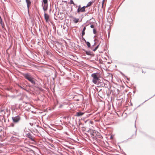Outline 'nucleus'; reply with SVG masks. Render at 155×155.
<instances>
[{"label":"nucleus","mask_w":155,"mask_h":155,"mask_svg":"<svg viewBox=\"0 0 155 155\" xmlns=\"http://www.w3.org/2000/svg\"><path fill=\"white\" fill-rule=\"evenodd\" d=\"M12 126L13 127L14 126V125L13 124H12Z\"/></svg>","instance_id":"nucleus-22"},{"label":"nucleus","mask_w":155,"mask_h":155,"mask_svg":"<svg viewBox=\"0 0 155 155\" xmlns=\"http://www.w3.org/2000/svg\"><path fill=\"white\" fill-rule=\"evenodd\" d=\"M93 32H94V34H96V30L95 29H93Z\"/></svg>","instance_id":"nucleus-20"},{"label":"nucleus","mask_w":155,"mask_h":155,"mask_svg":"<svg viewBox=\"0 0 155 155\" xmlns=\"http://www.w3.org/2000/svg\"><path fill=\"white\" fill-rule=\"evenodd\" d=\"M73 21L75 23H78L79 21V19H77L76 18H74Z\"/></svg>","instance_id":"nucleus-11"},{"label":"nucleus","mask_w":155,"mask_h":155,"mask_svg":"<svg viewBox=\"0 0 155 155\" xmlns=\"http://www.w3.org/2000/svg\"><path fill=\"white\" fill-rule=\"evenodd\" d=\"M91 28H94V26L93 25H91Z\"/></svg>","instance_id":"nucleus-21"},{"label":"nucleus","mask_w":155,"mask_h":155,"mask_svg":"<svg viewBox=\"0 0 155 155\" xmlns=\"http://www.w3.org/2000/svg\"><path fill=\"white\" fill-rule=\"evenodd\" d=\"M70 3L71 4H73L74 5V2L73 1L71 0L70 1Z\"/></svg>","instance_id":"nucleus-19"},{"label":"nucleus","mask_w":155,"mask_h":155,"mask_svg":"<svg viewBox=\"0 0 155 155\" xmlns=\"http://www.w3.org/2000/svg\"><path fill=\"white\" fill-rule=\"evenodd\" d=\"M86 53L87 54L89 55H91L92 54V53L90 51H86Z\"/></svg>","instance_id":"nucleus-13"},{"label":"nucleus","mask_w":155,"mask_h":155,"mask_svg":"<svg viewBox=\"0 0 155 155\" xmlns=\"http://www.w3.org/2000/svg\"><path fill=\"white\" fill-rule=\"evenodd\" d=\"M26 2L27 4V6L28 9L29 6L31 5V2L30 0H26Z\"/></svg>","instance_id":"nucleus-8"},{"label":"nucleus","mask_w":155,"mask_h":155,"mask_svg":"<svg viewBox=\"0 0 155 155\" xmlns=\"http://www.w3.org/2000/svg\"><path fill=\"white\" fill-rule=\"evenodd\" d=\"M86 44H87V46L88 47H90L91 46L90 43L88 41L86 42Z\"/></svg>","instance_id":"nucleus-16"},{"label":"nucleus","mask_w":155,"mask_h":155,"mask_svg":"<svg viewBox=\"0 0 155 155\" xmlns=\"http://www.w3.org/2000/svg\"><path fill=\"white\" fill-rule=\"evenodd\" d=\"M85 6H84L81 8L80 7V6H79L77 10L78 12L79 13L80 12H84L85 11Z\"/></svg>","instance_id":"nucleus-5"},{"label":"nucleus","mask_w":155,"mask_h":155,"mask_svg":"<svg viewBox=\"0 0 155 155\" xmlns=\"http://www.w3.org/2000/svg\"><path fill=\"white\" fill-rule=\"evenodd\" d=\"M43 2L44 4L43 6V9L44 11H46L48 9V0H43Z\"/></svg>","instance_id":"nucleus-3"},{"label":"nucleus","mask_w":155,"mask_h":155,"mask_svg":"<svg viewBox=\"0 0 155 155\" xmlns=\"http://www.w3.org/2000/svg\"><path fill=\"white\" fill-rule=\"evenodd\" d=\"M86 28L85 27H84L83 29L82 33V36H83L85 35V30Z\"/></svg>","instance_id":"nucleus-12"},{"label":"nucleus","mask_w":155,"mask_h":155,"mask_svg":"<svg viewBox=\"0 0 155 155\" xmlns=\"http://www.w3.org/2000/svg\"><path fill=\"white\" fill-rule=\"evenodd\" d=\"M12 119L14 122L17 123L20 120L21 117L19 116L18 115L15 117H12Z\"/></svg>","instance_id":"nucleus-4"},{"label":"nucleus","mask_w":155,"mask_h":155,"mask_svg":"<svg viewBox=\"0 0 155 155\" xmlns=\"http://www.w3.org/2000/svg\"><path fill=\"white\" fill-rule=\"evenodd\" d=\"M0 24H2V19L1 16H0Z\"/></svg>","instance_id":"nucleus-17"},{"label":"nucleus","mask_w":155,"mask_h":155,"mask_svg":"<svg viewBox=\"0 0 155 155\" xmlns=\"http://www.w3.org/2000/svg\"><path fill=\"white\" fill-rule=\"evenodd\" d=\"M44 17L46 22H48L49 21V16L46 13L44 14Z\"/></svg>","instance_id":"nucleus-6"},{"label":"nucleus","mask_w":155,"mask_h":155,"mask_svg":"<svg viewBox=\"0 0 155 155\" xmlns=\"http://www.w3.org/2000/svg\"><path fill=\"white\" fill-rule=\"evenodd\" d=\"M98 75V73H93L91 75L92 78V82L94 84H98L99 83L100 79Z\"/></svg>","instance_id":"nucleus-1"},{"label":"nucleus","mask_w":155,"mask_h":155,"mask_svg":"<svg viewBox=\"0 0 155 155\" xmlns=\"http://www.w3.org/2000/svg\"><path fill=\"white\" fill-rule=\"evenodd\" d=\"M24 77L31 82L32 84H35V79L32 77L28 73H26L23 74Z\"/></svg>","instance_id":"nucleus-2"},{"label":"nucleus","mask_w":155,"mask_h":155,"mask_svg":"<svg viewBox=\"0 0 155 155\" xmlns=\"http://www.w3.org/2000/svg\"><path fill=\"white\" fill-rule=\"evenodd\" d=\"M84 113L81 112H78L76 113V116H80L84 114Z\"/></svg>","instance_id":"nucleus-9"},{"label":"nucleus","mask_w":155,"mask_h":155,"mask_svg":"<svg viewBox=\"0 0 155 155\" xmlns=\"http://www.w3.org/2000/svg\"><path fill=\"white\" fill-rule=\"evenodd\" d=\"M95 41H96V42L95 43V44L96 43H97V42H99V44L98 45H97V46H96L95 48V49H94L93 50V51H95L96 50H97V49L98 48L100 43H101V42L100 41L99 42V40L98 39H95Z\"/></svg>","instance_id":"nucleus-7"},{"label":"nucleus","mask_w":155,"mask_h":155,"mask_svg":"<svg viewBox=\"0 0 155 155\" xmlns=\"http://www.w3.org/2000/svg\"><path fill=\"white\" fill-rule=\"evenodd\" d=\"M0 112H4V113H5V111H4V110H0Z\"/></svg>","instance_id":"nucleus-18"},{"label":"nucleus","mask_w":155,"mask_h":155,"mask_svg":"<svg viewBox=\"0 0 155 155\" xmlns=\"http://www.w3.org/2000/svg\"><path fill=\"white\" fill-rule=\"evenodd\" d=\"M27 136L28 137L31 139L32 140H34L31 135L30 134L28 133L27 134Z\"/></svg>","instance_id":"nucleus-10"},{"label":"nucleus","mask_w":155,"mask_h":155,"mask_svg":"<svg viewBox=\"0 0 155 155\" xmlns=\"http://www.w3.org/2000/svg\"><path fill=\"white\" fill-rule=\"evenodd\" d=\"M92 3H93V2H89L87 4V6L86 7H88V6H90L91 5Z\"/></svg>","instance_id":"nucleus-14"},{"label":"nucleus","mask_w":155,"mask_h":155,"mask_svg":"<svg viewBox=\"0 0 155 155\" xmlns=\"http://www.w3.org/2000/svg\"><path fill=\"white\" fill-rule=\"evenodd\" d=\"M105 0H103L102 3V8H103Z\"/></svg>","instance_id":"nucleus-15"}]
</instances>
